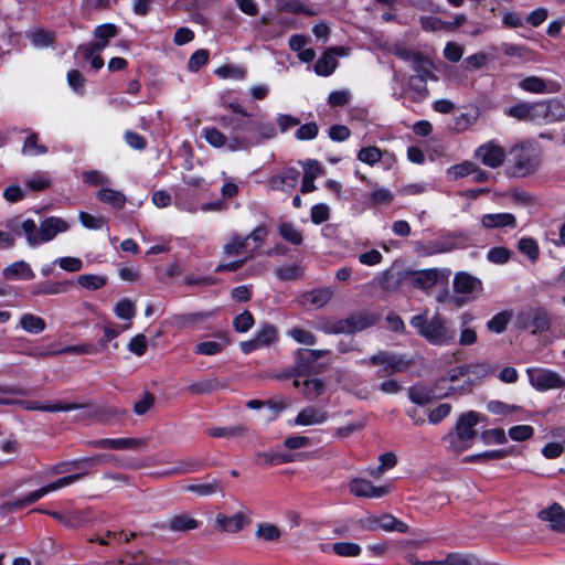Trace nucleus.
Masks as SVG:
<instances>
[{
  "instance_id": "412c9836",
  "label": "nucleus",
  "mask_w": 565,
  "mask_h": 565,
  "mask_svg": "<svg viewBox=\"0 0 565 565\" xmlns=\"http://www.w3.org/2000/svg\"><path fill=\"white\" fill-rule=\"evenodd\" d=\"M537 104L529 102H520L510 107L505 114L518 120L539 121Z\"/></svg>"
},
{
  "instance_id": "79ce46f5",
  "label": "nucleus",
  "mask_w": 565,
  "mask_h": 565,
  "mask_svg": "<svg viewBox=\"0 0 565 565\" xmlns=\"http://www.w3.org/2000/svg\"><path fill=\"white\" fill-rule=\"evenodd\" d=\"M254 338L260 348L268 347L277 340V330L271 324H265L256 332Z\"/></svg>"
},
{
  "instance_id": "e2e57ef3",
  "label": "nucleus",
  "mask_w": 565,
  "mask_h": 565,
  "mask_svg": "<svg viewBox=\"0 0 565 565\" xmlns=\"http://www.w3.org/2000/svg\"><path fill=\"white\" fill-rule=\"evenodd\" d=\"M477 171V166L472 162L465 161L459 164H455L448 169V174L452 175L454 179H459L472 174Z\"/></svg>"
},
{
  "instance_id": "9b49d317",
  "label": "nucleus",
  "mask_w": 565,
  "mask_h": 565,
  "mask_svg": "<svg viewBox=\"0 0 565 565\" xmlns=\"http://www.w3.org/2000/svg\"><path fill=\"white\" fill-rule=\"evenodd\" d=\"M397 54L402 58L409 61L413 70L416 72V74L409 77V88L420 97L424 89V58L422 54L409 52L407 50H398Z\"/></svg>"
},
{
  "instance_id": "6ab92c4d",
  "label": "nucleus",
  "mask_w": 565,
  "mask_h": 565,
  "mask_svg": "<svg viewBox=\"0 0 565 565\" xmlns=\"http://www.w3.org/2000/svg\"><path fill=\"white\" fill-rule=\"evenodd\" d=\"M454 289L458 294H472L482 290V282L477 277L468 273L460 271L455 276Z\"/></svg>"
},
{
  "instance_id": "dca6fc26",
  "label": "nucleus",
  "mask_w": 565,
  "mask_h": 565,
  "mask_svg": "<svg viewBox=\"0 0 565 565\" xmlns=\"http://www.w3.org/2000/svg\"><path fill=\"white\" fill-rule=\"evenodd\" d=\"M300 178V171L295 168H287L281 172L273 175L268 180V185L275 191L289 192L295 189Z\"/></svg>"
},
{
  "instance_id": "473e14b6",
  "label": "nucleus",
  "mask_w": 565,
  "mask_h": 565,
  "mask_svg": "<svg viewBox=\"0 0 565 565\" xmlns=\"http://www.w3.org/2000/svg\"><path fill=\"white\" fill-rule=\"evenodd\" d=\"M494 367L488 362H477L467 365H461L458 371L459 374L473 375L477 379H483L494 372Z\"/></svg>"
},
{
  "instance_id": "69168bd1",
  "label": "nucleus",
  "mask_w": 565,
  "mask_h": 565,
  "mask_svg": "<svg viewBox=\"0 0 565 565\" xmlns=\"http://www.w3.org/2000/svg\"><path fill=\"white\" fill-rule=\"evenodd\" d=\"M233 324L237 332H247L254 324V317L248 310H245L235 317Z\"/></svg>"
},
{
  "instance_id": "f3484780",
  "label": "nucleus",
  "mask_w": 565,
  "mask_h": 565,
  "mask_svg": "<svg viewBox=\"0 0 565 565\" xmlns=\"http://www.w3.org/2000/svg\"><path fill=\"white\" fill-rule=\"evenodd\" d=\"M424 541L402 540L398 543V551L402 558L409 565H424L423 558Z\"/></svg>"
},
{
  "instance_id": "8fccbe9b",
  "label": "nucleus",
  "mask_w": 565,
  "mask_h": 565,
  "mask_svg": "<svg viewBox=\"0 0 565 565\" xmlns=\"http://www.w3.org/2000/svg\"><path fill=\"white\" fill-rule=\"evenodd\" d=\"M478 117H479V111L477 108L472 109L471 111L460 114L455 119V129L457 131L467 130L469 127H471L477 121Z\"/></svg>"
},
{
  "instance_id": "bf43d9fd",
  "label": "nucleus",
  "mask_w": 565,
  "mask_h": 565,
  "mask_svg": "<svg viewBox=\"0 0 565 565\" xmlns=\"http://www.w3.org/2000/svg\"><path fill=\"white\" fill-rule=\"evenodd\" d=\"M256 535L264 541H275L280 537L281 533L276 525L262 523L257 527Z\"/></svg>"
},
{
  "instance_id": "7c9ffc66",
  "label": "nucleus",
  "mask_w": 565,
  "mask_h": 565,
  "mask_svg": "<svg viewBox=\"0 0 565 565\" xmlns=\"http://www.w3.org/2000/svg\"><path fill=\"white\" fill-rule=\"evenodd\" d=\"M327 419V414L321 409L307 407L297 415L295 424H321Z\"/></svg>"
},
{
  "instance_id": "680f3d73",
  "label": "nucleus",
  "mask_w": 565,
  "mask_h": 565,
  "mask_svg": "<svg viewBox=\"0 0 565 565\" xmlns=\"http://www.w3.org/2000/svg\"><path fill=\"white\" fill-rule=\"evenodd\" d=\"M382 158V151L377 147L362 148L358 153V159L367 164H374Z\"/></svg>"
},
{
  "instance_id": "e433bc0d",
  "label": "nucleus",
  "mask_w": 565,
  "mask_h": 565,
  "mask_svg": "<svg viewBox=\"0 0 565 565\" xmlns=\"http://www.w3.org/2000/svg\"><path fill=\"white\" fill-rule=\"evenodd\" d=\"M379 286L384 291H394L397 288L402 287V271L393 273L392 270L384 271L380 279Z\"/></svg>"
},
{
  "instance_id": "ea45409f",
  "label": "nucleus",
  "mask_w": 565,
  "mask_h": 565,
  "mask_svg": "<svg viewBox=\"0 0 565 565\" xmlns=\"http://www.w3.org/2000/svg\"><path fill=\"white\" fill-rule=\"evenodd\" d=\"M402 288H418L424 289V271L423 270H403L402 271Z\"/></svg>"
},
{
  "instance_id": "37998d69",
  "label": "nucleus",
  "mask_w": 565,
  "mask_h": 565,
  "mask_svg": "<svg viewBox=\"0 0 565 565\" xmlns=\"http://www.w3.org/2000/svg\"><path fill=\"white\" fill-rule=\"evenodd\" d=\"M511 318L512 313L509 311L499 312L487 322V328L491 332L502 333L507 329Z\"/></svg>"
},
{
  "instance_id": "a18cd8bd",
  "label": "nucleus",
  "mask_w": 565,
  "mask_h": 565,
  "mask_svg": "<svg viewBox=\"0 0 565 565\" xmlns=\"http://www.w3.org/2000/svg\"><path fill=\"white\" fill-rule=\"evenodd\" d=\"M203 136L205 140L214 148H221L223 146L228 147L230 138H226V136L215 127L204 128Z\"/></svg>"
},
{
  "instance_id": "3c124183",
  "label": "nucleus",
  "mask_w": 565,
  "mask_h": 565,
  "mask_svg": "<svg viewBox=\"0 0 565 565\" xmlns=\"http://www.w3.org/2000/svg\"><path fill=\"white\" fill-rule=\"evenodd\" d=\"M78 284L86 289L89 290H97L103 288L107 280L105 277L98 276V275H81L77 278Z\"/></svg>"
},
{
  "instance_id": "f704fd0d",
  "label": "nucleus",
  "mask_w": 565,
  "mask_h": 565,
  "mask_svg": "<svg viewBox=\"0 0 565 565\" xmlns=\"http://www.w3.org/2000/svg\"><path fill=\"white\" fill-rule=\"evenodd\" d=\"M380 530L386 532L405 533L408 531V526L406 523L396 519L392 514L383 513L380 515Z\"/></svg>"
},
{
  "instance_id": "7ed1b4c3",
  "label": "nucleus",
  "mask_w": 565,
  "mask_h": 565,
  "mask_svg": "<svg viewBox=\"0 0 565 565\" xmlns=\"http://www.w3.org/2000/svg\"><path fill=\"white\" fill-rule=\"evenodd\" d=\"M22 230L30 246H36L40 243L52 241L58 233L68 230V225L60 217L45 218L38 228L35 222L31 218L22 222Z\"/></svg>"
},
{
  "instance_id": "2f4dec72",
  "label": "nucleus",
  "mask_w": 565,
  "mask_h": 565,
  "mask_svg": "<svg viewBox=\"0 0 565 565\" xmlns=\"http://www.w3.org/2000/svg\"><path fill=\"white\" fill-rule=\"evenodd\" d=\"M294 385L298 388L301 387L302 393L308 397L320 395L324 387L323 382L319 379H305L303 381L296 379Z\"/></svg>"
},
{
  "instance_id": "5701e85b",
  "label": "nucleus",
  "mask_w": 565,
  "mask_h": 565,
  "mask_svg": "<svg viewBox=\"0 0 565 565\" xmlns=\"http://www.w3.org/2000/svg\"><path fill=\"white\" fill-rule=\"evenodd\" d=\"M426 565H481L473 554L449 553L443 561H426Z\"/></svg>"
},
{
  "instance_id": "72a5a7b5",
  "label": "nucleus",
  "mask_w": 565,
  "mask_h": 565,
  "mask_svg": "<svg viewBox=\"0 0 565 565\" xmlns=\"http://www.w3.org/2000/svg\"><path fill=\"white\" fill-rule=\"evenodd\" d=\"M512 452L513 448L490 450L477 455L467 456L462 459V462H481L488 460H498L512 455Z\"/></svg>"
},
{
  "instance_id": "603ef678",
  "label": "nucleus",
  "mask_w": 565,
  "mask_h": 565,
  "mask_svg": "<svg viewBox=\"0 0 565 565\" xmlns=\"http://www.w3.org/2000/svg\"><path fill=\"white\" fill-rule=\"evenodd\" d=\"M188 490L193 491L200 495H210L216 492H222L223 487L221 486L220 481L213 480L207 483L191 484L188 487Z\"/></svg>"
},
{
  "instance_id": "c85d7f7f",
  "label": "nucleus",
  "mask_w": 565,
  "mask_h": 565,
  "mask_svg": "<svg viewBox=\"0 0 565 565\" xmlns=\"http://www.w3.org/2000/svg\"><path fill=\"white\" fill-rule=\"evenodd\" d=\"M216 523L223 531L235 533L244 527L246 519L241 513H236L233 516H226L220 513L216 516Z\"/></svg>"
},
{
  "instance_id": "0eeeda50",
  "label": "nucleus",
  "mask_w": 565,
  "mask_h": 565,
  "mask_svg": "<svg viewBox=\"0 0 565 565\" xmlns=\"http://www.w3.org/2000/svg\"><path fill=\"white\" fill-rule=\"evenodd\" d=\"M515 326L520 330L531 329L532 333L547 331L551 327V318L543 308H527L519 312Z\"/></svg>"
},
{
  "instance_id": "a19ab883",
  "label": "nucleus",
  "mask_w": 565,
  "mask_h": 565,
  "mask_svg": "<svg viewBox=\"0 0 565 565\" xmlns=\"http://www.w3.org/2000/svg\"><path fill=\"white\" fill-rule=\"evenodd\" d=\"M279 234L281 237L294 245H300L302 243L301 232L289 222H284L279 225Z\"/></svg>"
},
{
  "instance_id": "f257e3e1",
  "label": "nucleus",
  "mask_w": 565,
  "mask_h": 565,
  "mask_svg": "<svg viewBox=\"0 0 565 565\" xmlns=\"http://www.w3.org/2000/svg\"><path fill=\"white\" fill-rule=\"evenodd\" d=\"M108 459H109L108 455L100 454V455H96L93 457H87V458L72 461V468L76 469V470H81V472L60 478L54 482H51L35 491L30 492L23 499L8 502V507L12 511L23 509V508L36 502L42 497H44L46 493H49L51 491H55L57 489H61L63 487H66L68 484H72L73 482L79 480L81 478L86 476L94 468L106 463L108 461Z\"/></svg>"
},
{
  "instance_id": "1a4fd4ad",
  "label": "nucleus",
  "mask_w": 565,
  "mask_h": 565,
  "mask_svg": "<svg viewBox=\"0 0 565 565\" xmlns=\"http://www.w3.org/2000/svg\"><path fill=\"white\" fill-rule=\"evenodd\" d=\"M476 436L477 433L473 430V426H455L444 437V441L448 444L450 450L460 454L472 445Z\"/></svg>"
},
{
  "instance_id": "a878e982",
  "label": "nucleus",
  "mask_w": 565,
  "mask_h": 565,
  "mask_svg": "<svg viewBox=\"0 0 565 565\" xmlns=\"http://www.w3.org/2000/svg\"><path fill=\"white\" fill-rule=\"evenodd\" d=\"M97 198L105 204H109L115 210H121L126 203V196L122 192L109 188H103L97 192Z\"/></svg>"
},
{
  "instance_id": "338daca9",
  "label": "nucleus",
  "mask_w": 565,
  "mask_h": 565,
  "mask_svg": "<svg viewBox=\"0 0 565 565\" xmlns=\"http://www.w3.org/2000/svg\"><path fill=\"white\" fill-rule=\"evenodd\" d=\"M371 490H373V483L364 479H354L350 483V491L356 497L367 498Z\"/></svg>"
},
{
  "instance_id": "2eb2a0df",
  "label": "nucleus",
  "mask_w": 565,
  "mask_h": 565,
  "mask_svg": "<svg viewBox=\"0 0 565 565\" xmlns=\"http://www.w3.org/2000/svg\"><path fill=\"white\" fill-rule=\"evenodd\" d=\"M476 156L490 168L500 167L505 159V150L494 141H489L476 150Z\"/></svg>"
},
{
  "instance_id": "09e8293b",
  "label": "nucleus",
  "mask_w": 565,
  "mask_h": 565,
  "mask_svg": "<svg viewBox=\"0 0 565 565\" xmlns=\"http://www.w3.org/2000/svg\"><path fill=\"white\" fill-rule=\"evenodd\" d=\"M210 317L207 312H190L174 316V322L181 327L194 326Z\"/></svg>"
},
{
  "instance_id": "13d9d810",
  "label": "nucleus",
  "mask_w": 565,
  "mask_h": 565,
  "mask_svg": "<svg viewBox=\"0 0 565 565\" xmlns=\"http://www.w3.org/2000/svg\"><path fill=\"white\" fill-rule=\"evenodd\" d=\"M288 334L298 343L307 345H313L317 343L316 335L312 332L301 328H292L288 331Z\"/></svg>"
},
{
  "instance_id": "49530a36",
  "label": "nucleus",
  "mask_w": 565,
  "mask_h": 565,
  "mask_svg": "<svg viewBox=\"0 0 565 565\" xmlns=\"http://www.w3.org/2000/svg\"><path fill=\"white\" fill-rule=\"evenodd\" d=\"M107 46V42H92L82 44L77 47L75 56H79L85 61H89L95 54L102 52Z\"/></svg>"
},
{
  "instance_id": "c756f323",
  "label": "nucleus",
  "mask_w": 565,
  "mask_h": 565,
  "mask_svg": "<svg viewBox=\"0 0 565 565\" xmlns=\"http://www.w3.org/2000/svg\"><path fill=\"white\" fill-rule=\"evenodd\" d=\"M72 281H43L34 286L32 294L36 295H57L65 292L71 286Z\"/></svg>"
},
{
  "instance_id": "9d476101",
  "label": "nucleus",
  "mask_w": 565,
  "mask_h": 565,
  "mask_svg": "<svg viewBox=\"0 0 565 565\" xmlns=\"http://www.w3.org/2000/svg\"><path fill=\"white\" fill-rule=\"evenodd\" d=\"M529 380L533 387L540 391L562 388L565 380L556 372L545 369L527 370Z\"/></svg>"
},
{
  "instance_id": "cd10ccee",
  "label": "nucleus",
  "mask_w": 565,
  "mask_h": 565,
  "mask_svg": "<svg viewBox=\"0 0 565 565\" xmlns=\"http://www.w3.org/2000/svg\"><path fill=\"white\" fill-rule=\"evenodd\" d=\"M350 333L362 331L366 328L374 326L379 318L375 315L354 313L347 318Z\"/></svg>"
},
{
  "instance_id": "4d7b16f0",
  "label": "nucleus",
  "mask_w": 565,
  "mask_h": 565,
  "mask_svg": "<svg viewBox=\"0 0 565 565\" xmlns=\"http://www.w3.org/2000/svg\"><path fill=\"white\" fill-rule=\"evenodd\" d=\"M297 369L305 373L313 363L317 362L311 349H299L296 353Z\"/></svg>"
},
{
  "instance_id": "c9c22d12",
  "label": "nucleus",
  "mask_w": 565,
  "mask_h": 565,
  "mask_svg": "<svg viewBox=\"0 0 565 565\" xmlns=\"http://www.w3.org/2000/svg\"><path fill=\"white\" fill-rule=\"evenodd\" d=\"M199 526V522L188 514H179L171 518L169 529L174 532H185Z\"/></svg>"
},
{
  "instance_id": "de8ad7c7",
  "label": "nucleus",
  "mask_w": 565,
  "mask_h": 565,
  "mask_svg": "<svg viewBox=\"0 0 565 565\" xmlns=\"http://www.w3.org/2000/svg\"><path fill=\"white\" fill-rule=\"evenodd\" d=\"M30 39L34 46L46 47L54 43L55 33L46 30H36L30 34Z\"/></svg>"
},
{
  "instance_id": "4be33fe9",
  "label": "nucleus",
  "mask_w": 565,
  "mask_h": 565,
  "mask_svg": "<svg viewBox=\"0 0 565 565\" xmlns=\"http://www.w3.org/2000/svg\"><path fill=\"white\" fill-rule=\"evenodd\" d=\"M484 228L515 227L516 218L511 213L486 214L481 218Z\"/></svg>"
},
{
  "instance_id": "ddd939ff",
  "label": "nucleus",
  "mask_w": 565,
  "mask_h": 565,
  "mask_svg": "<svg viewBox=\"0 0 565 565\" xmlns=\"http://www.w3.org/2000/svg\"><path fill=\"white\" fill-rule=\"evenodd\" d=\"M348 54V50L343 46H331L324 51L315 64V71L320 76L331 75L337 65V56H344Z\"/></svg>"
},
{
  "instance_id": "f8f14e48",
  "label": "nucleus",
  "mask_w": 565,
  "mask_h": 565,
  "mask_svg": "<svg viewBox=\"0 0 565 565\" xmlns=\"http://www.w3.org/2000/svg\"><path fill=\"white\" fill-rule=\"evenodd\" d=\"M147 444H148L147 438H132V437L114 438V439H98V440H94V441L89 443V445L94 448L115 449V450H121V449L138 450V449L146 447Z\"/></svg>"
},
{
  "instance_id": "58836bf2",
  "label": "nucleus",
  "mask_w": 565,
  "mask_h": 565,
  "mask_svg": "<svg viewBox=\"0 0 565 565\" xmlns=\"http://www.w3.org/2000/svg\"><path fill=\"white\" fill-rule=\"evenodd\" d=\"M518 249L520 253L527 256V258L535 263L540 257V248L535 239L531 237H523L518 242Z\"/></svg>"
},
{
  "instance_id": "774afa93",
  "label": "nucleus",
  "mask_w": 565,
  "mask_h": 565,
  "mask_svg": "<svg viewBox=\"0 0 565 565\" xmlns=\"http://www.w3.org/2000/svg\"><path fill=\"white\" fill-rule=\"evenodd\" d=\"M521 88L532 93H543L546 88L544 79L536 76H529L520 83Z\"/></svg>"
},
{
  "instance_id": "f03ea898",
  "label": "nucleus",
  "mask_w": 565,
  "mask_h": 565,
  "mask_svg": "<svg viewBox=\"0 0 565 565\" xmlns=\"http://www.w3.org/2000/svg\"><path fill=\"white\" fill-rule=\"evenodd\" d=\"M246 135H232L228 140V150H247L250 147L260 143L263 140L271 139L276 136V129L270 122L260 119L248 118L243 128Z\"/></svg>"
},
{
  "instance_id": "6e6d98bb",
  "label": "nucleus",
  "mask_w": 565,
  "mask_h": 565,
  "mask_svg": "<svg viewBox=\"0 0 565 565\" xmlns=\"http://www.w3.org/2000/svg\"><path fill=\"white\" fill-rule=\"evenodd\" d=\"M247 242L248 237L234 236L233 239L224 246V254L234 256L246 252Z\"/></svg>"
},
{
  "instance_id": "052dcab7",
  "label": "nucleus",
  "mask_w": 565,
  "mask_h": 565,
  "mask_svg": "<svg viewBox=\"0 0 565 565\" xmlns=\"http://www.w3.org/2000/svg\"><path fill=\"white\" fill-rule=\"evenodd\" d=\"M319 127L316 122H307L302 126H300L295 134V137L298 140L306 141V140H312L318 136Z\"/></svg>"
},
{
  "instance_id": "bb28decb",
  "label": "nucleus",
  "mask_w": 565,
  "mask_h": 565,
  "mask_svg": "<svg viewBox=\"0 0 565 565\" xmlns=\"http://www.w3.org/2000/svg\"><path fill=\"white\" fill-rule=\"evenodd\" d=\"M223 387V384L215 377L204 379L191 383L185 391L193 395L210 394Z\"/></svg>"
},
{
  "instance_id": "aec40b11",
  "label": "nucleus",
  "mask_w": 565,
  "mask_h": 565,
  "mask_svg": "<svg viewBox=\"0 0 565 565\" xmlns=\"http://www.w3.org/2000/svg\"><path fill=\"white\" fill-rule=\"evenodd\" d=\"M539 518L551 522L553 530L565 532V511L558 503H553L550 508L540 511Z\"/></svg>"
},
{
  "instance_id": "4c0bfd02",
  "label": "nucleus",
  "mask_w": 565,
  "mask_h": 565,
  "mask_svg": "<svg viewBox=\"0 0 565 565\" xmlns=\"http://www.w3.org/2000/svg\"><path fill=\"white\" fill-rule=\"evenodd\" d=\"M21 327L29 333H40L45 329V321L32 313H24L20 319Z\"/></svg>"
},
{
  "instance_id": "5fc2aeb1",
  "label": "nucleus",
  "mask_w": 565,
  "mask_h": 565,
  "mask_svg": "<svg viewBox=\"0 0 565 565\" xmlns=\"http://www.w3.org/2000/svg\"><path fill=\"white\" fill-rule=\"evenodd\" d=\"M380 466H377L373 471H371V475L373 477H380L382 472H384L387 469L393 468L397 463L396 455L392 451H387L382 454L379 457Z\"/></svg>"
},
{
  "instance_id": "0e129e2a",
  "label": "nucleus",
  "mask_w": 565,
  "mask_h": 565,
  "mask_svg": "<svg viewBox=\"0 0 565 565\" xmlns=\"http://www.w3.org/2000/svg\"><path fill=\"white\" fill-rule=\"evenodd\" d=\"M223 344L217 341H204L195 345V353L201 355H215L221 353Z\"/></svg>"
},
{
  "instance_id": "393cba45",
  "label": "nucleus",
  "mask_w": 565,
  "mask_h": 565,
  "mask_svg": "<svg viewBox=\"0 0 565 565\" xmlns=\"http://www.w3.org/2000/svg\"><path fill=\"white\" fill-rule=\"evenodd\" d=\"M3 277L8 280L21 278V279H33L34 273L28 263L23 260L15 262L10 266L6 267L2 271Z\"/></svg>"
},
{
  "instance_id": "423d86ee",
  "label": "nucleus",
  "mask_w": 565,
  "mask_h": 565,
  "mask_svg": "<svg viewBox=\"0 0 565 565\" xmlns=\"http://www.w3.org/2000/svg\"><path fill=\"white\" fill-rule=\"evenodd\" d=\"M512 154V173L514 177L523 178L534 173L540 164L541 158L533 149L514 147Z\"/></svg>"
},
{
  "instance_id": "864d4df0",
  "label": "nucleus",
  "mask_w": 565,
  "mask_h": 565,
  "mask_svg": "<svg viewBox=\"0 0 565 565\" xmlns=\"http://www.w3.org/2000/svg\"><path fill=\"white\" fill-rule=\"evenodd\" d=\"M332 551L339 556H358L361 553L360 545L351 542H338L332 545Z\"/></svg>"
},
{
  "instance_id": "a211bd4d",
  "label": "nucleus",
  "mask_w": 565,
  "mask_h": 565,
  "mask_svg": "<svg viewBox=\"0 0 565 565\" xmlns=\"http://www.w3.org/2000/svg\"><path fill=\"white\" fill-rule=\"evenodd\" d=\"M332 297L333 290L329 287H326L303 292L299 297V302L302 307L319 309L324 307Z\"/></svg>"
},
{
  "instance_id": "39448f33",
  "label": "nucleus",
  "mask_w": 565,
  "mask_h": 565,
  "mask_svg": "<svg viewBox=\"0 0 565 565\" xmlns=\"http://www.w3.org/2000/svg\"><path fill=\"white\" fill-rule=\"evenodd\" d=\"M456 329L443 316L435 315L426 321V341L433 345H449L455 342Z\"/></svg>"
},
{
  "instance_id": "c03bdc74",
  "label": "nucleus",
  "mask_w": 565,
  "mask_h": 565,
  "mask_svg": "<svg viewBox=\"0 0 565 565\" xmlns=\"http://www.w3.org/2000/svg\"><path fill=\"white\" fill-rule=\"evenodd\" d=\"M450 274V269H426V288L436 284L447 286Z\"/></svg>"
},
{
  "instance_id": "b1692460",
  "label": "nucleus",
  "mask_w": 565,
  "mask_h": 565,
  "mask_svg": "<svg viewBox=\"0 0 565 565\" xmlns=\"http://www.w3.org/2000/svg\"><path fill=\"white\" fill-rule=\"evenodd\" d=\"M246 431L245 426H212L205 434L214 438L235 439L244 436Z\"/></svg>"
},
{
  "instance_id": "4468645a",
  "label": "nucleus",
  "mask_w": 565,
  "mask_h": 565,
  "mask_svg": "<svg viewBox=\"0 0 565 565\" xmlns=\"http://www.w3.org/2000/svg\"><path fill=\"white\" fill-rule=\"evenodd\" d=\"M539 121L554 122L565 119V105L556 98L537 102Z\"/></svg>"
},
{
  "instance_id": "20e7f679",
  "label": "nucleus",
  "mask_w": 565,
  "mask_h": 565,
  "mask_svg": "<svg viewBox=\"0 0 565 565\" xmlns=\"http://www.w3.org/2000/svg\"><path fill=\"white\" fill-rule=\"evenodd\" d=\"M28 408L30 409H39V411H43V412H61V411H72V409H77V408H85V413H84V419H92V420H98V422H103V420H124L122 418V415L124 413H119V412H110V411H106V409H103V408H99V407H93L90 405H77V404H62V403H57V404H53V405H33V406H29Z\"/></svg>"
},
{
  "instance_id": "6e6552de",
  "label": "nucleus",
  "mask_w": 565,
  "mask_h": 565,
  "mask_svg": "<svg viewBox=\"0 0 565 565\" xmlns=\"http://www.w3.org/2000/svg\"><path fill=\"white\" fill-rule=\"evenodd\" d=\"M369 364L373 366H382L379 371V376H385L406 370L409 366L411 361L399 354L388 351H380L369 359Z\"/></svg>"
}]
</instances>
